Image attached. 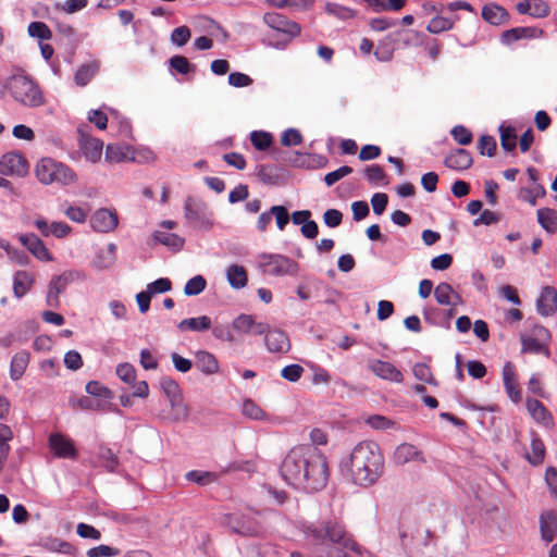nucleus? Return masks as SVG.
I'll use <instances>...</instances> for the list:
<instances>
[{"label":"nucleus","instance_id":"obj_39","mask_svg":"<svg viewBox=\"0 0 557 557\" xmlns=\"http://www.w3.org/2000/svg\"><path fill=\"white\" fill-rule=\"evenodd\" d=\"M500 145L505 151H515L517 146V134L512 126H499Z\"/></svg>","mask_w":557,"mask_h":557},{"label":"nucleus","instance_id":"obj_25","mask_svg":"<svg viewBox=\"0 0 557 557\" xmlns=\"http://www.w3.org/2000/svg\"><path fill=\"white\" fill-rule=\"evenodd\" d=\"M79 276V272L74 270L65 271L59 275H54L48 285V290L51 293L54 292V294L59 296L66 289L70 283L78 280Z\"/></svg>","mask_w":557,"mask_h":557},{"label":"nucleus","instance_id":"obj_51","mask_svg":"<svg viewBox=\"0 0 557 557\" xmlns=\"http://www.w3.org/2000/svg\"><path fill=\"white\" fill-rule=\"evenodd\" d=\"M502 220V214L488 209L482 210L480 215L475 218L472 222L473 226H480V225H493L498 223Z\"/></svg>","mask_w":557,"mask_h":557},{"label":"nucleus","instance_id":"obj_17","mask_svg":"<svg viewBox=\"0 0 557 557\" xmlns=\"http://www.w3.org/2000/svg\"><path fill=\"white\" fill-rule=\"evenodd\" d=\"M327 162L329 160L324 156L301 153L298 151L294 152L293 157L288 159V163L295 168L318 169L324 168L327 164Z\"/></svg>","mask_w":557,"mask_h":557},{"label":"nucleus","instance_id":"obj_46","mask_svg":"<svg viewBox=\"0 0 557 557\" xmlns=\"http://www.w3.org/2000/svg\"><path fill=\"white\" fill-rule=\"evenodd\" d=\"M28 35L39 40H49L52 37V32L44 22H32L27 28Z\"/></svg>","mask_w":557,"mask_h":557},{"label":"nucleus","instance_id":"obj_64","mask_svg":"<svg viewBox=\"0 0 557 557\" xmlns=\"http://www.w3.org/2000/svg\"><path fill=\"white\" fill-rule=\"evenodd\" d=\"M243 414L253 420H260L264 412L253 400L246 399L243 403Z\"/></svg>","mask_w":557,"mask_h":557},{"label":"nucleus","instance_id":"obj_13","mask_svg":"<svg viewBox=\"0 0 557 557\" xmlns=\"http://www.w3.org/2000/svg\"><path fill=\"white\" fill-rule=\"evenodd\" d=\"M264 23L273 29L286 33L290 36L300 34V26L296 22L288 21L284 15L272 12L263 15Z\"/></svg>","mask_w":557,"mask_h":557},{"label":"nucleus","instance_id":"obj_43","mask_svg":"<svg viewBox=\"0 0 557 557\" xmlns=\"http://www.w3.org/2000/svg\"><path fill=\"white\" fill-rule=\"evenodd\" d=\"M454 24V20L436 15L429 22L426 30L432 34H440L442 32L451 29Z\"/></svg>","mask_w":557,"mask_h":557},{"label":"nucleus","instance_id":"obj_61","mask_svg":"<svg viewBox=\"0 0 557 557\" xmlns=\"http://www.w3.org/2000/svg\"><path fill=\"white\" fill-rule=\"evenodd\" d=\"M351 173H352V168L351 166L343 165V166L338 168L335 171L329 172L324 176V183L329 187L333 186L336 182H338L339 180H342L343 177H345V176H347V175H349Z\"/></svg>","mask_w":557,"mask_h":557},{"label":"nucleus","instance_id":"obj_23","mask_svg":"<svg viewBox=\"0 0 557 557\" xmlns=\"http://www.w3.org/2000/svg\"><path fill=\"white\" fill-rule=\"evenodd\" d=\"M527 409L536 422L543 424L546 428H550L553 425V417L550 412L540 400L535 398H529L527 400Z\"/></svg>","mask_w":557,"mask_h":557},{"label":"nucleus","instance_id":"obj_31","mask_svg":"<svg viewBox=\"0 0 557 557\" xmlns=\"http://www.w3.org/2000/svg\"><path fill=\"white\" fill-rule=\"evenodd\" d=\"M161 389L169 399L172 408H176L181 403V389L178 383L171 377H163L160 382Z\"/></svg>","mask_w":557,"mask_h":557},{"label":"nucleus","instance_id":"obj_42","mask_svg":"<svg viewBox=\"0 0 557 557\" xmlns=\"http://www.w3.org/2000/svg\"><path fill=\"white\" fill-rule=\"evenodd\" d=\"M521 343H522V352L545 354L547 356L549 354L547 347H545V345L537 338L522 336Z\"/></svg>","mask_w":557,"mask_h":557},{"label":"nucleus","instance_id":"obj_4","mask_svg":"<svg viewBox=\"0 0 557 557\" xmlns=\"http://www.w3.org/2000/svg\"><path fill=\"white\" fill-rule=\"evenodd\" d=\"M7 88L14 100L25 107L36 108L45 102L38 84L28 75L16 74L11 76L8 79Z\"/></svg>","mask_w":557,"mask_h":557},{"label":"nucleus","instance_id":"obj_20","mask_svg":"<svg viewBox=\"0 0 557 557\" xmlns=\"http://www.w3.org/2000/svg\"><path fill=\"white\" fill-rule=\"evenodd\" d=\"M264 343L270 352L283 354L290 348L288 336L281 330H271L265 335Z\"/></svg>","mask_w":557,"mask_h":557},{"label":"nucleus","instance_id":"obj_26","mask_svg":"<svg viewBox=\"0 0 557 557\" xmlns=\"http://www.w3.org/2000/svg\"><path fill=\"white\" fill-rule=\"evenodd\" d=\"M134 160L129 146L110 144L106 149V161L110 163H119L123 161Z\"/></svg>","mask_w":557,"mask_h":557},{"label":"nucleus","instance_id":"obj_15","mask_svg":"<svg viewBox=\"0 0 557 557\" xmlns=\"http://www.w3.org/2000/svg\"><path fill=\"white\" fill-rule=\"evenodd\" d=\"M369 369L379 377L396 383L404 380L403 373L391 362L383 360H373L369 363Z\"/></svg>","mask_w":557,"mask_h":557},{"label":"nucleus","instance_id":"obj_55","mask_svg":"<svg viewBox=\"0 0 557 557\" xmlns=\"http://www.w3.org/2000/svg\"><path fill=\"white\" fill-rule=\"evenodd\" d=\"M191 33L190 29L183 25L174 28L171 33V41L173 45L182 47L188 42L190 39Z\"/></svg>","mask_w":557,"mask_h":557},{"label":"nucleus","instance_id":"obj_56","mask_svg":"<svg viewBox=\"0 0 557 557\" xmlns=\"http://www.w3.org/2000/svg\"><path fill=\"white\" fill-rule=\"evenodd\" d=\"M271 213L275 218L277 228L283 231L290 219L287 208L284 206H272Z\"/></svg>","mask_w":557,"mask_h":557},{"label":"nucleus","instance_id":"obj_58","mask_svg":"<svg viewBox=\"0 0 557 557\" xmlns=\"http://www.w3.org/2000/svg\"><path fill=\"white\" fill-rule=\"evenodd\" d=\"M120 554V549L108 546V545H99L96 547H91L87 550L86 555L88 557H113Z\"/></svg>","mask_w":557,"mask_h":557},{"label":"nucleus","instance_id":"obj_29","mask_svg":"<svg viewBox=\"0 0 557 557\" xmlns=\"http://www.w3.org/2000/svg\"><path fill=\"white\" fill-rule=\"evenodd\" d=\"M482 17L491 25H500L508 20V12L500 5L490 3L483 7Z\"/></svg>","mask_w":557,"mask_h":557},{"label":"nucleus","instance_id":"obj_22","mask_svg":"<svg viewBox=\"0 0 557 557\" xmlns=\"http://www.w3.org/2000/svg\"><path fill=\"white\" fill-rule=\"evenodd\" d=\"M540 531L541 537L545 543L554 541L557 534V513L554 511H546L540 516Z\"/></svg>","mask_w":557,"mask_h":557},{"label":"nucleus","instance_id":"obj_32","mask_svg":"<svg viewBox=\"0 0 557 557\" xmlns=\"http://www.w3.org/2000/svg\"><path fill=\"white\" fill-rule=\"evenodd\" d=\"M34 278L26 271H17L13 278V293L16 298L24 297L33 285Z\"/></svg>","mask_w":557,"mask_h":557},{"label":"nucleus","instance_id":"obj_12","mask_svg":"<svg viewBox=\"0 0 557 557\" xmlns=\"http://www.w3.org/2000/svg\"><path fill=\"white\" fill-rule=\"evenodd\" d=\"M21 244L40 261H51L52 256L45 246L44 242L35 234H22L18 237Z\"/></svg>","mask_w":557,"mask_h":557},{"label":"nucleus","instance_id":"obj_5","mask_svg":"<svg viewBox=\"0 0 557 557\" xmlns=\"http://www.w3.org/2000/svg\"><path fill=\"white\" fill-rule=\"evenodd\" d=\"M35 174L45 185L53 183L69 185L76 180V174L70 166L52 158H41L36 164Z\"/></svg>","mask_w":557,"mask_h":557},{"label":"nucleus","instance_id":"obj_40","mask_svg":"<svg viewBox=\"0 0 557 557\" xmlns=\"http://www.w3.org/2000/svg\"><path fill=\"white\" fill-rule=\"evenodd\" d=\"M98 459L109 472H115L120 465L117 456L109 447H100Z\"/></svg>","mask_w":557,"mask_h":557},{"label":"nucleus","instance_id":"obj_8","mask_svg":"<svg viewBox=\"0 0 557 557\" xmlns=\"http://www.w3.org/2000/svg\"><path fill=\"white\" fill-rule=\"evenodd\" d=\"M87 127L88 125H82L77 128L78 146L86 160L96 163L101 158L103 141L95 137H90L88 134H86L84 128Z\"/></svg>","mask_w":557,"mask_h":557},{"label":"nucleus","instance_id":"obj_19","mask_svg":"<svg viewBox=\"0 0 557 557\" xmlns=\"http://www.w3.org/2000/svg\"><path fill=\"white\" fill-rule=\"evenodd\" d=\"M259 181L265 185L276 186L284 184L285 177L282 169L272 164H260L256 172Z\"/></svg>","mask_w":557,"mask_h":557},{"label":"nucleus","instance_id":"obj_14","mask_svg":"<svg viewBox=\"0 0 557 557\" xmlns=\"http://www.w3.org/2000/svg\"><path fill=\"white\" fill-rule=\"evenodd\" d=\"M557 310V292L552 286H545L536 299V311L543 317H548Z\"/></svg>","mask_w":557,"mask_h":557},{"label":"nucleus","instance_id":"obj_47","mask_svg":"<svg viewBox=\"0 0 557 557\" xmlns=\"http://www.w3.org/2000/svg\"><path fill=\"white\" fill-rule=\"evenodd\" d=\"M207 281L202 275H196L187 281L184 286L186 296H197L205 290Z\"/></svg>","mask_w":557,"mask_h":557},{"label":"nucleus","instance_id":"obj_59","mask_svg":"<svg viewBox=\"0 0 557 557\" xmlns=\"http://www.w3.org/2000/svg\"><path fill=\"white\" fill-rule=\"evenodd\" d=\"M450 134L454 137V139L459 145H462V146H467V145L471 144L472 138H473L472 133L462 125L454 126L453 129L450 131Z\"/></svg>","mask_w":557,"mask_h":557},{"label":"nucleus","instance_id":"obj_38","mask_svg":"<svg viewBox=\"0 0 557 557\" xmlns=\"http://www.w3.org/2000/svg\"><path fill=\"white\" fill-rule=\"evenodd\" d=\"M41 546L50 552L61 553L65 555H74L75 547L69 542L59 540L57 537H50L42 542Z\"/></svg>","mask_w":557,"mask_h":557},{"label":"nucleus","instance_id":"obj_45","mask_svg":"<svg viewBox=\"0 0 557 557\" xmlns=\"http://www.w3.org/2000/svg\"><path fill=\"white\" fill-rule=\"evenodd\" d=\"M169 63L173 70L183 75H187L196 70V66L191 64L186 57L180 54L173 55L169 60Z\"/></svg>","mask_w":557,"mask_h":557},{"label":"nucleus","instance_id":"obj_37","mask_svg":"<svg viewBox=\"0 0 557 557\" xmlns=\"http://www.w3.org/2000/svg\"><path fill=\"white\" fill-rule=\"evenodd\" d=\"M98 71V64L96 62L82 64L74 75V82L77 86H86Z\"/></svg>","mask_w":557,"mask_h":557},{"label":"nucleus","instance_id":"obj_50","mask_svg":"<svg viewBox=\"0 0 557 557\" xmlns=\"http://www.w3.org/2000/svg\"><path fill=\"white\" fill-rule=\"evenodd\" d=\"M252 146L260 151L267 150L272 144V136L270 133L262 131H253L250 134Z\"/></svg>","mask_w":557,"mask_h":557},{"label":"nucleus","instance_id":"obj_10","mask_svg":"<svg viewBox=\"0 0 557 557\" xmlns=\"http://www.w3.org/2000/svg\"><path fill=\"white\" fill-rule=\"evenodd\" d=\"M119 223L117 214L115 211L101 208L97 210L90 218L91 227L101 233H109L113 231Z\"/></svg>","mask_w":557,"mask_h":557},{"label":"nucleus","instance_id":"obj_24","mask_svg":"<svg viewBox=\"0 0 557 557\" xmlns=\"http://www.w3.org/2000/svg\"><path fill=\"white\" fill-rule=\"evenodd\" d=\"M152 236L154 243L168 247L173 252L181 251L185 244V239L175 233L156 231Z\"/></svg>","mask_w":557,"mask_h":557},{"label":"nucleus","instance_id":"obj_18","mask_svg":"<svg viewBox=\"0 0 557 557\" xmlns=\"http://www.w3.org/2000/svg\"><path fill=\"white\" fill-rule=\"evenodd\" d=\"M543 34L542 29H537L535 27H513L503 32L500 36V41L504 45H511L515 41L520 39H530L540 37Z\"/></svg>","mask_w":557,"mask_h":557},{"label":"nucleus","instance_id":"obj_16","mask_svg":"<svg viewBox=\"0 0 557 557\" xmlns=\"http://www.w3.org/2000/svg\"><path fill=\"white\" fill-rule=\"evenodd\" d=\"M473 163L471 153L463 148L451 150L444 159V164L455 171H465Z\"/></svg>","mask_w":557,"mask_h":557},{"label":"nucleus","instance_id":"obj_35","mask_svg":"<svg viewBox=\"0 0 557 557\" xmlns=\"http://www.w3.org/2000/svg\"><path fill=\"white\" fill-rule=\"evenodd\" d=\"M177 327L181 331H187V330L195 331V332L207 331L211 327V319L207 315L184 319L177 324Z\"/></svg>","mask_w":557,"mask_h":557},{"label":"nucleus","instance_id":"obj_49","mask_svg":"<svg viewBox=\"0 0 557 557\" xmlns=\"http://www.w3.org/2000/svg\"><path fill=\"white\" fill-rule=\"evenodd\" d=\"M454 288L447 282H441L434 289V297L437 304L443 306L451 305L450 297Z\"/></svg>","mask_w":557,"mask_h":557},{"label":"nucleus","instance_id":"obj_41","mask_svg":"<svg viewBox=\"0 0 557 557\" xmlns=\"http://www.w3.org/2000/svg\"><path fill=\"white\" fill-rule=\"evenodd\" d=\"M185 478L200 486H206L216 480V474L209 471L191 470L186 473Z\"/></svg>","mask_w":557,"mask_h":557},{"label":"nucleus","instance_id":"obj_3","mask_svg":"<svg viewBox=\"0 0 557 557\" xmlns=\"http://www.w3.org/2000/svg\"><path fill=\"white\" fill-rule=\"evenodd\" d=\"M308 535L320 557H355L361 554L360 546L338 521H324L308 528Z\"/></svg>","mask_w":557,"mask_h":557},{"label":"nucleus","instance_id":"obj_60","mask_svg":"<svg viewBox=\"0 0 557 557\" xmlns=\"http://www.w3.org/2000/svg\"><path fill=\"white\" fill-rule=\"evenodd\" d=\"M302 143V135L296 128H287L281 137V144L285 147L298 146Z\"/></svg>","mask_w":557,"mask_h":557},{"label":"nucleus","instance_id":"obj_27","mask_svg":"<svg viewBox=\"0 0 557 557\" xmlns=\"http://www.w3.org/2000/svg\"><path fill=\"white\" fill-rule=\"evenodd\" d=\"M196 367L205 374L210 375L219 371V361L215 356L207 350L196 352Z\"/></svg>","mask_w":557,"mask_h":557},{"label":"nucleus","instance_id":"obj_34","mask_svg":"<svg viewBox=\"0 0 557 557\" xmlns=\"http://www.w3.org/2000/svg\"><path fill=\"white\" fill-rule=\"evenodd\" d=\"M537 222L547 233H555L557 231V211L552 208L539 209Z\"/></svg>","mask_w":557,"mask_h":557},{"label":"nucleus","instance_id":"obj_1","mask_svg":"<svg viewBox=\"0 0 557 557\" xmlns=\"http://www.w3.org/2000/svg\"><path fill=\"white\" fill-rule=\"evenodd\" d=\"M280 472L289 485L307 493L321 491L329 480L326 458L312 445L292 448L282 461Z\"/></svg>","mask_w":557,"mask_h":557},{"label":"nucleus","instance_id":"obj_48","mask_svg":"<svg viewBox=\"0 0 557 557\" xmlns=\"http://www.w3.org/2000/svg\"><path fill=\"white\" fill-rule=\"evenodd\" d=\"M325 12L330 15L336 16L339 20H349L352 18L356 14L352 9L334 2H327L325 4Z\"/></svg>","mask_w":557,"mask_h":557},{"label":"nucleus","instance_id":"obj_36","mask_svg":"<svg viewBox=\"0 0 557 557\" xmlns=\"http://www.w3.org/2000/svg\"><path fill=\"white\" fill-rule=\"evenodd\" d=\"M364 176L370 185L386 186L388 180L386 173L380 164H371L364 169Z\"/></svg>","mask_w":557,"mask_h":557},{"label":"nucleus","instance_id":"obj_30","mask_svg":"<svg viewBox=\"0 0 557 557\" xmlns=\"http://www.w3.org/2000/svg\"><path fill=\"white\" fill-rule=\"evenodd\" d=\"M30 354L26 350L16 352L11 360L10 364V377L12 381H18L28 366Z\"/></svg>","mask_w":557,"mask_h":557},{"label":"nucleus","instance_id":"obj_44","mask_svg":"<svg viewBox=\"0 0 557 557\" xmlns=\"http://www.w3.org/2000/svg\"><path fill=\"white\" fill-rule=\"evenodd\" d=\"M87 394L101 399H112L113 393L110 388L98 381H89L85 387Z\"/></svg>","mask_w":557,"mask_h":557},{"label":"nucleus","instance_id":"obj_54","mask_svg":"<svg viewBox=\"0 0 557 557\" xmlns=\"http://www.w3.org/2000/svg\"><path fill=\"white\" fill-rule=\"evenodd\" d=\"M116 375L121 381L127 384H134L136 380V370L131 363H121L116 367Z\"/></svg>","mask_w":557,"mask_h":557},{"label":"nucleus","instance_id":"obj_33","mask_svg":"<svg viewBox=\"0 0 557 557\" xmlns=\"http://www.w3.org/2000/svg\"><path fill=\"white\" fill-rule=\"evenodd\" d=\"M226 277L228 284L235 289L243 288L247 285V272L243 265H230L226 270Z\"/></svg>","mask_w":557,"mask_h":557},{"label":"nucleus","instance_id":"obj_63","mask_svg":"<svg viewBox=\"0 0 557 557\" xmlns=\"http://www.w3.org/2000/svg\"><path fill=\"white\" fill-rule=\"evenodd\" d=\"M304 373V368L300 364L293 363L284 367L281 371V375L288 382H297Z\"/></svg>","mask_w":557,"mask_h":557},{"label":"nucleus","instance_id":"obj_6","mask_svg":"<svg viewBox=\"0 0 557 557\" xmlns=\"http://www.w3.org/2000/svg\"><path fill=\"white\" fill-rule=\"evenodd\" d=\"M184 215L188 225L197 231H209L213 225V212L200 199L187 197L184 205Z\"/></svg>","mask_w":557,"mask_h":557},{"label":"nucleus","instance_id":"obj_53","mask_svg":"<svg viewBox=\"0 0 557 557\" xmlns=\"http://www.w3.org/2000/svg\"><path fill=\"white\" fill-rule=\"evenodd\" d=\"M255 322V318L251 314H239L233 320L232 326L239 333L249 334Z\"/></svg>","mask_w":557,"mask_h":557},{"label":"nucleus","instance_id":"obj_11","mask_svg":"<svg viewBox=\"0 0 557 557\" xmlns=\"http://www.w3.org/2000/svg\"><path fill=\"white\" fill-rule=\"evenodd\" d=\"M49 445L58 458L76 459L77 457V450L73 442L60 433H53L49 436Z\"/></svg>","mask_w":557,"mask_h":557},{"label":"nucleus","instance_id":"obj_9","mask_svg":"<svg viewBox=\"0 0 557 557\" xmlns=\"http://www.w3.org/2000/svg\"><path fill=\"white\" fill-rule=\"evenodd\" d=\"M27 173L26 160L18 153L9 152L0 159V175L23 176Z\"/></svg>","mask_w":557,"mask_h":557},{"label":"nucleus","instance_id":"obj_62","mask_svg":"<svg viewBox=\"0 0 557 557\" xmlns=\"http://www.w3.org/2000/svg\"><path fill=\"white\" fill-rule=\"evenodd\" d=\"M76 405L82 410H92V411H104L106 410V404L101 403L100 400H95L90 398L89 396H82L76 400Z\"/></svg>","mask_w":557,"mask_h":557},{"label":"nucleus","instance_id":"obj_2","mask_svg":"<svg viewBox=\"0 0 557 557\" xmlns=\"http://www.w3.org/2000/svg\"><path fill=\"white\" fill-rule=\"evenodd\" d=\"M384 463L380 446L373 441H362L341 460L339 470L354 484L368 487L383 475Z\"/></svg>","mask_w":557,"mask_h":557},{"label":"nucleus","instance_id":"obj_57","mask_svg":"<svg viewBox=\"0 0 557 557\" xmlns=\"http://www.w3.org/2000/svg\"><path fill=\"white\" fill-rule=\"evenodd\" d=\"M412 372L417 380L436 385L431 369L425 363H416Z\"/></svg>","mask_w":557,"mask_h":557},{"label":"nucleus","instance_id":"obj_21","mask_svg":"<svg viewBox=\"0 0 557 557\" xmlns=\"http://www.w3.org/2000/svg\"><path fill=\"white\" fill-rule=\"evenodd\" d=\"M424 461L423 454L414 445L403 443L398 445L394 451V461L398 466H403L409 461Z\"/></svg>","mask_w":557,"mask_h":557},{"label":"nucleus","instance_id":"obj_52","mask_svg":"<svg viewBox=\"0 0 557 557\" xmlns=\"http://www.w3.org/2000/svg\"><path fill=\"white\" fill-rule=\"evenodd\" d=\"M497 144L493 136L483 135L478 143V149L482 156L493 157L496 152Z\"/></svg>","mask_w":557,"mask_h":557},{"label":"nucleus","instance_id":"obj_28","mask_svg":"<svg viewBox=\"0 0 557 557\" xmlns=\"http://www.w3.org/2000/svg\"><path fill=\"white\" fill-rule=\"evenodd\" d=\"M503 381L505 389L509 398L513 403H519L521 399L520 391L515 382V372L511 362H506L503 368Z\"/></svg>","mask_w":557,"mask_h":557},{"label":"nucleus","instance_id":"obj_7","mask_svg":"<svg viewBox=\"0 0 557 557\" xmlns=\"http://www.w3.org/2000/svg\"><path fill=\"white\" fill-rule=\"evenodd\" d=\"M259 259L263 271L272 276H295L299 271V264L284 255L262 253Z\"/></svg>","mask_w":557,"mask_h":557}]
</instances>
